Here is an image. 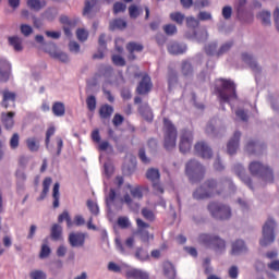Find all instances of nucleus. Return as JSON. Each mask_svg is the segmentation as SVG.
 <instances>
[{
  "label": "nucleus",
  "mask_w": 279,
  "mask_h": 279,
  "mask_svg": "<svg viewBox=\"0 0 279 279\" xmlns=\"http://www.w3.org/2000/svg\"><path fill=\"white\" fill-rule=\"evenodd\" d=\"M236 186L232 179L226 177L217 181V179H207L203 185L196 189L193 193L194 199H209L216 195H223V193H234Z\"/></svg>",
  "instance_id": "1"
},
{
  "label": "nucleus",
  "mask_w": 279,
  "mask_h": 279,
  "mask_svg": "<svg viewBox=\"0 0 279 279\" xmlns=\"http://www.w3.org/2000/svg\"><path fill=\"white\" fill-rule=\"evenodd\" d=\"M215 94L223 108V104H230L231 99L238 98L236 84L232 80L218 78L215 85Z\"/></svg>",
  "instance_id": "2"
},
{
  "label": "nucleus",
  "mask_w": 279,
  "mask_h": 279,
  "mask_svg": "<svg viewBox=\"0 0 279 279\" xmlns=\"http://www.w3.org/2000/svg\"><path fill=\"white\" fill-rule=\"evenodd\" d=\"M178 144V129L171 120L163 118V147L167 151L175 149Z\"/></svg>",
  "instance_id": "3"
},
{
  "label": "nucleus",
  "mask_w": 279,
  "mask_h": 279,
  "mask_svg": "<svg viewBox=\"0 0 279 279\" xmlns=\"http://www.w3.org/2000/svg\"><path fill=\"white\" fill-rule=\"evenodd\" d=\"M251 175L260 178L266 184L274 183V170L259 161H252L248 166Z\"/></svg>",
  "instance_id": "4"
},
{
  "label": "nucleus",
  "mask_w": 279,
  "mask_h": 279,
  "mask_svg": "<svg viewBox=\"0 0 279 279\" xmlns=\"http://www.w3.org/2000/svg\"><path fill=\"white\" fill-rule=\"evenodd\" d=\"M207 210L214 219H219L220 221H226L232 217V209L223 203L210 202L207 206Z\"/></svg>",
  "instance_id": "5"
},
{
  "label": "nucleus",
  "mask_w": 279,
  "mask_h": 279,
  "mask_svg": "<svg viewBox=\"0 0 279 279\" xmlns=\"http://www.w3.org/2000/svg\"><path fill=\"white\" fill-rule=\"evenodd\" d=\"M198 241L205 247H211L215 252H226V240L219 238V235L203 233L198 236Z\"/></svg>",
  "instance_id": "6"
},
{
  "label": "nucleus",
  "mask_w": 279,
  "mask_h": 279,
  "mask_svg": "<svg viewBox=\"0 0 279 279\" xmlns=\"http://www.w3.org/2000/svg\"><path fill=\"white\" fill-rule=\"evenodd\" d=\"M276 221L271 218H268L265 225L263 226V236L259 240V245L262 247H267L276 241Z\"/></svg>",
  "instance_id": "7"
},
{
  "label": "nucleus",
  "mask_w": 279,
  "mask_h": 279,
  "mask_svg": "<svg viewBox=\"0 0 279 279\" xmlns=\"http://www.w3.org/2000/svg\"><path fill=\"white\" fill-rule=\"evenodd\" d=\"M185 173L191 182H197L204 178L206 168H204V166H202L197 160L192 159L185 166Z\"/></svg>",
  "instance_id": "8"
},
{
  "label": "nucleus",
  "mask_w": 279,
  "mask_h": 279,
  "mask_svg": "<svg viewBox=\"0 0 279 279\" xmlns=\"http://www.w3.org/2000/svg\"><path fill=\"white\" fill-rule=\"evenodd\" d=\"M193 131L189 129H182L180 131L179 149L182 154L191 151V147H193Z\"/></svg>",
  "instance_id": "9"
},
{
  "label": "nucleus",
  "mask_w": 279,
  "mask_h": 279,
  "mask_svg": "<svg viewBox=\"0 0 279 279\" xmlns=\"http://www.w3.org/2000/svg\"><path fill=\"white\" fill-rule=\"evenodd\" d=\"M135 222H136L137 229L134 232V234H137V236H140V239H141V241H143V243H149V241H153L154 234H149V231H148L150 228V225L145 222L141 218H136Z\"/></svg>",
  "instance_id": "10"
},
{
  "label": "nucleus",
  "mask_w": 279,
  "mask_h": 279,
  "mask_svg": "<svg viewBox=\"0 0 279 279\" xmlns=\"http://www.w3.org/2000/svg\"><path fill=\"white\" fill-rule=\"evenodd\" d=\"M194 151L196 156H201V158L210 160L213 158V149L208 147V144L205 142H197L194 145Z\"/></svg>",
  "instance_id": "11"
},
{
  "label": "nucleus",
  "mask_w": 279,
  "mask_h": 279,
  "mask_svg": "<svg viewBox=\"0 0 279 279\" xmlns=\"http://www.w3.org/2000/svg\"><path fill=\"white\" fill-rule=\"evenodd\" d=\"M46 53H49L50 58L59 60L60 62H69V54L58 51V47L53 43L48 45V48H46Z\"/></svg>",
  "instance_id": "12"
},
{
  "label": "nucleus",
  "mask_w": 279,
  "mask_h": 279,
  "mask_svg": "<svg viewBox=\"0 0 279 279\" xmlns=\"http://www.w3.org/2000/svg\"><path fill=\"white\" fill-rule=\"evenodd\" d=\"M68 241L71 247H84V243H86V233L72 232L69 234Z\"/></svg>",
  "instance_id": "13"
},
{
  "label": "nucleus",
  "mask_w": 279,
  "mask_h": 279,
  "mask_svg": "<svg viewBox=\"0 0 279 279\" xmlns=\"http://www.w3.org/2000/svg\"><path fill=\"white\" fill-rule=\"evenodd\" d=\"M154 85L151 84V77L149 75L145 74L142 77V81L137 85L136 93L137 95H147L151 90V87Z\"/></svg>",
  "instance_id": "14"
},
{
  "label": "nucleus",
  "mask_w": 279,
  "mask_h": 279,
  "mask_svg": "<svg viewBox=\"0 0 279 279\" xmlns=\"http://www.w3.org/2000/svg\"><path fill=\"white\" fill-rule=\"evenodd\" d=\"M240 141H241V132L235 131L233 136L227 144V151L229 156H234V154H236V149H239Z\"/></svg>",
  "instance_id": "15"
},
{
  "label": "nucleus",
  "mask_w": 279,
  "mask_h": 279,
  "mask_svg": "<svg viewBox=\"0 0 279 279\" xmlns=\"http://www.w3.org/2000/svg\"><path fill=\"white\" fill-rule=\"evenodd\" d=\"M233 171L236 173V175L242 180L248 189L254 190V185L252 184V179L245 174V168L241 163H238L233 167Z\"/></svg>",
  "instance_id": "16"
},
{
  "label": "nucleus",
  "mask_w": 279,
  "mask_h": 279,
  "mask_svg": "<svg viewBox=\"0 0 279 279\" xmlns=\"http://www.w3.org/2000/svg\"><path fill=\"white\" fill-rule=\"evenodd\" d=\"M12 65L5 59H0V82H8L10 80V73Z\"/></svg>",
  "instance_id": "17"
},
{
  "label": "nucleus",
  "mask_w": 279,
  "mask_h": 279,
  "mask_svg": "<svg viewBox=\"0 0 279 279\" xmlns=\"http://www.w3.org/2000/svg\"><path fill=\"white\" fill-rule=\"evenodd\" d=\"M144 47L142 44H138L136 41H131L126 45V51H129L128 59L129 60H136V54L134 52L141 53L143 51Z\"/></svg>",
  "instance_id": "18"
},
{
  "label": "nucleus",
  "mask_w": 279,
  "mask_h": 279,
  "mask_svg": "<svg viewBox=\"0 0 279 279\" xmlns=\"http://www.w3.org/2000/svg\"><path fill=\"white\" fill-rule=\"evenodd\" d=\"M98 113H99V118L101 119V121H106V120L110 119V117H112V114H114V107H112L108 104L101 105L98 110Z\"/></svg>",
  "instance_id": "19"
},
{
  "label": "nucleus",
  "mask_w": 279,
  "mask_h": 279,
  "mask_svg": "<svg viewBox=\"0 0 279 279\" xmlns=\"http://www.w3.org/2000/svg\"><path fill=\"white\" fill-rule=\"evenodd\" d=\"M10 101L12 104L16 101V93L4 89L2 92V101H1L2 108H10Z\"/></svg>",
  "instance_id": "20"
},
{
  "label": "nucleus",
  "mask_w": 279,
  "mask_h": 279,
  "mask_svg": "<svg viewBox=\"0 0 279 279\" xmlns=\"http://www.w3.org/2000/svg\"><path fill=\"white\" fill-rule=\"evenodd\" d=\"M242 60L246 64H248L250 69L254 71V73H260L262 69L260 65L254 60L252 54H248L247 52L242 53Z\"/></svg>",
  "instance_id": "21"
},
{
  "label": "nucleus",
  "mask_w": 279,
  "mask_h": 279,
  "mask_svg": "<svg viewBox=\"0 0 279 279\" xmlns=\"http://www.w3.org/2000/svg\"><path fill=\"white\" fill-rule=\"evenodd\" d=\"M14 116H15L14 111H10L7 113L2 112L1 121L5 130H12V128H14Z\"/></svg>",
  "instance_id": "22"
},
{
  "label": "nucleus",
  "mask_w": 279,
  "mask_h": 279,
  "mask_svg": "<svg viewBox=\"0 0 279 279\" xmlns=\"http://www.w3.org/2000/svg\"><path fill=\"white\" fill-rule=\"evenodd\" d=\"M243 252H247V247L245 246V242L243 240H236L232 243V256H239V254H243Z\"/></svg>",
  "instance_id": "23"
},
{
  "label": "nucleus",
  "mask_w": 279,
  "mask_h": 279,
  "mask_svg": "<svg viewBox=\"0 0 279 279\" xmlns=\"http://www.w3.org/2000/svg\"><path fill=\"white\" fill-rule=\"evenodd\" d=\"M126 279H149V275L143 272V270H138L136 268L129 269L125 272Z\"/></svg>",
  "instance_id": "24"
},
{
  "label": "nucleus",
  "mask_w": 279,
  "mask_h": 279,
  "mask_svg": "<svg viewBox=\"0 0 279 279\" xmlns=\"http://www.w3.org/2000/svg\"><path fill=\"white\" fill-rule=\"evenodd\" d=\"M138 112L145 121H154V112H151V108L149 104H144L138 107Z\"/></svg>",
  "instance_id": "25"
},
{
  "label": "nucleus",
  "mask_w": 279,
  "mask_h": 279,
  "mask_svg": "<svg viewBox=\"0 0 279 279\" xmlns=\"http://www.w3.org/2000/svg\"><path fill=\"white\" fill-rule=\"evenodd\" d=\"M98 53L93 56L94 60H104V51H106V34H101L98 39Z\"/></svg>",
  "instance_id": "26"
},
{
  "label": "nucleus",
  "mask_w": 279,
  "mask_h": 279,
  "mask_svg": "<svg viewBox=\"0 0 279 279\" xmlns=\"http://www.w3.org/2000/svg\"><path fill=\"white\" fill-rule=\"evenodd\" d=\"M168 51L172 56H180L182 53H186V46L185 45H180V44L174 41V43H171L168 46Z\"/></svg>",
  "instance_id": "27"
},
{
  "label": "nucleus",
  "mask_w": 279,
  "mask_h": 279,
  "mask_svg": "<svg viewBox=\"0 0 279 279\" xmlns=\"http://www.w3.org/2000/svg\"><path fill=\"white\" fill-rule=\"evenodd\" d=\"M26 3L29 10H33L34 12H40V10L47 5L46 0H27Z\"/></svg>",
  "instance_id": "28"
},
{
  "label": "nucleus",
  "mask_w": 279,
  "mask_h": 279,
  "mask_svg": "<svg viewBox=\"0 0 279 279\" xmlns=\"http://www.w3.org/2000/svg\"><path fill=\"white\" fill-rule=\"evenodd\" d=\"M126 189H129L133 199H143V186L141 185L132 186V184L128 183Z\"/></svg>",
  "instance_id": "29"
},
{
  "label": "nucleus",
  "mask_w": 279,
  "mask_h": 279,
  "mask_svg": "<svg viewBox=\"0 0 279 279\" xmlns=\"http://www.w3.org/2000/svg\"><path fill=\"white\" fill-rule=\"evenodd\" d=\"M15 177L17 191H25V181L27 180V174H25V172L22 170H17L15 172Z\"/></svg>",
  "instance_id": "30"
},
{
  "label": "nucleus",
  "mask_w": 279,
  "mask_h": 279,
  "mask_svg": "<svg viewBox=\"0 0 279 279\" xmlns=\"http://www.w3.org/2000/svg\"><path fill=\"white\" fill-rule=\"evenodd\" d=\"M163 274L168 279H175V276H177L175 266H173L171 262H166L163 264Z\"/></svg>",
  "instance_id": "31"
},
{
  "label": "nucleus",
  "mask_w": 279,
  "mask_h": 279,
  "mask_svg": "<svg viewBox=\"0 0 279 279\" xmlns=\"http://www.w3.org/2000/svg\"><path fill=\"white\" fill-rule=\"evenodd\" d=\"M52 113L54 117H64L66 114V108L64 107V102L56 101L52 105Z\"/></svg>",
  "instance_id": "32"
},
{
  "label": "nucleus",
  "mask_w": 279,
  "mask_h": 279,
  "mask_svg": "<svg viewBox=\"0 0 279 279\" xmlns=\"http://www.w3.org/2000/svg\"><path fill=\"white\" fill-rule=\"evenodd\" d=\"M146 178L153 183L160 182V170L155 168H149L146 172Z\"/></svg>",
  "instance_id": "33"
},
{
  "label": "nucleus",
  "mask_w": 279,
  "mask_h": 279,
  "mask_svg": "<svg viewBox=\"0 0 279 279\" xmlns=\"http://www.w3.org/2000/svg\"><path fill=\"white\" fill-rule=\"evenodd\" d=\"M9 44L15 51H23V39L19 36L9 37Z\"/></svg>",
  "instance_id": "34"
},
{
  "label": "nucleus",
  "mask_w": 279,
  "mask_h": 279,
  "mask_svg": "<svg viewBox=\"0 0 279 279\" xmlns=\"http://www.w3.org/2000/svg\"><path fill=\"white\" fill-rule=\"evenodd\" d=\"M51 239L52 241H61L62 240V227L58 223H54L51 228Z\"/></svg>",
  "instance_id": "35"
},
{
  "label": "nucleus",
  "mask_w": 279,
  "mask_h": 279,
  "mask_svg": "<svg viewBox=\"0 0 279 279\" xmlns=\"http://www.w3.org/2000/svg\"><path fill=\"white\" fill-rule=\"evenodd\" d=\"M26 147L33 153L38 151L40 149V142L36 137H28L26 140Z\"/></svg>",
  "instance_id": "36"
},
{
  "label": "nucleus",
  "mask_w": 279,
  "mask_h": 279,
  "mask_svg": "<svg viewBox=\"0 0 279 279\" xmlns=\"http://www.w3.org/2000/svg\"><path fill=\"white\" fill-rule=\"evenodd\" d=\"M52 197H53V203H52L53 208H59V206H60V183H54L53 190H52Z\"/></svg>",
  "instance_id": "37"
},
{
  "label": "nucleus",
  "mask_w": 279,
  "mask_h": 279,
  "mask_svg": "<svg viewBox=\"0 0 279 279\" xmlns=\"http://www.w3.org/2000/svg\"><path fill=\"white\" fill-rule=\"evenodd\" d=\"M51 182H53L51 177H47V178L44 179V181H43V191H41V194H40V199H45V197H47V195L49 193V187L51 186Z\"/></svg>",
  "instance_id": "38"
},
{
  "label": "nucleus",
  "mask_w": 279,
  "mask_h": 279,
  "mask_svg": "<svg viewBox=\"0 0 279 279\" xmlns=\"http://www.w3.org/2000/svg\"><path fill=\"white\" fill-rule=\"evenodd\" d=\"M128 27V22L123 19H116L112 22H110V29H125Z\"/></svg>",
  "instance_id": "39"
},
{
  "label": "nucleus",
  "mask_w": 279,
  "mask_h": 279,
  "mask_svg": "<svg viewBox=\"0 0 279 279\" xmlns=\"http://www.w3.org/2000/svg\"><path fill=\"white\" fill-rule=\"evenodd\" d=\"M181 73L184 77H191L193 75V65L189 61H183L181 65Z\"/></svg>",
  "instance_id": "40"
},
{
  "label": "nucleus",
  "mask_w": 279,
  "mask_h": 279,
  "mask_svg": "<svg viewBox=\"0 0 279 279\" xmlns=\"http://www.w3.org/2000/svg\"><path fill=\"white\" fill-rule=\"evenodd\" d=\"M232 47H234V41H226L225 44H222L218 51H216L217 56H223L225 53H228V51H230L232 49Z\"/></svg>",
  "instance_id": "41"
},
{
  "label": "nucleus",
  "mask_w": 279,
  "mask_h": 279,
  "mask_svg": "<svg viewBox=\"0 0 279 279\" xmlns=\"http://www.w3.org/2000/svg\"><path fill=\"white\" fill-rule=\"evenodd\" d=\"M175 84H178V72H175L173 70H169V72H168L169 89L171 90V88H173V86H175Z\"/></svg>",
  "instance_id": "42"
},
{
  "label": "nucleus",
  "mask_w": 279,
  "mask_h": 279,
  "mask_svg": "<svg viewBox=\"0 0 279 279\" xmlns=\"http://www.w3.org/2000/svg\"><path fill=\"white\" fill-rule=\"evenodd\" d=\"M63 221H66L68 228H73V220L71 219V216L69 215V211H63L59 217H58V222L62 223Z\"/></svg>",
  "instance_id": "43"
},
{
  "label": "nucleus",
  "mask_w": 279,
  "mask_h": 279,
  "mask_svg": "<svg viewBox=\"0 0 279 279\" xmlns=\"http://www.w3.org/2000/svg\"><path fill=\"white\" fill-rule=\"evenodd\" d=\"M263 25L267 26V25H271V13L268 11H262L258 15H257Z\"/></svg>",
  "instance_id": "44"
},
{
  "label": "nucleus",
  "mask_w": 279,
  "mask_h": 279,
  "mask_svg": "<svg viewBox=\"0 0 279 279\" xmlns=\"http://www.w3.org/2000/svg\"><path fill=\"white\" fill-rule=\"evenodd\" d=\"M135 257L137 258V260H149V252L145 251L142 247H138L135 252Z\"/></svg>",
  "instance_id": "45"
},
{
  "label": "nucleus",
  "mask_w": 279,
  "mask_h": 279,
  "mask_svg": "<svg viewBox=\"0 0 279 279\" xmlns=\"http://www.w3.org/2000/svg\"><path fill=\"white\" fill-rule=\"evenodd\" d=\"M141 14H143V10L136 7L135 4L129 7L130 19H138Z\"/></svg>",
  "instance_id": "46"
},
{
  "label": "nucleus",
  "mask_w": 279,
  "mask_h": 279,
  "mask_svg": "<svg viewBox=\"0 0 279 279\" xmlns=\"http://www.w3.org/2000/svg\"><path fill=\"white\" fill-rule=\"evenodd\" d=\"M170 19L178 25H182V23H184V20L186 19V16L184 14H182L181 12H173L170 14Z\"/></svg>",
  "instance_id": "47"
},
{
  "label": "nucleus",
  "mask_w": 279,
  "mask_h": 279,
  "mask_svg": "<svg viewBox=\"0 0 279 279\" xmlns=\"http://www.w3.org/2000/svg\"><path fill=\"white\" fill-rule=\"evenodd\" d=\"M117 223L122 230H126V228H130L132 226V223L130 222V218L125 216L119 217Z\"/></svg>",
  "instance_id": "48"
},
{
  "label": "nucleus",
  "mask_w": 279,
  "mask_h": 279,
  "mask_svg": "<svg viewBox=\"0 0 279 279\" xmlns=\"http://www.w3.org/2000/svg\"><path fill=\"white\" fill-rule=\"evenodd\" d=\"M21 143V135H19V133H14L9 142V145L11 147V149H19V145Z\"/></svg>",
  "instance_id": "49"
},
{
  "label": "nucleus",
  "mask_w": 279,
  "mask_h": 279,
  "mask_svg": "<svg viewBox=\"0 0 279 279\" xmlns=\"http://www.w3.org/2000/svg\"><path fill=\"white\" fill-rule=\"evenodd\" d=\"M86 104L89 112H95L97 108V98H95V96H89L86 99Z\"/></svg>",
  "instance_id": "50"
},
{
  "label": "nucleus",
  "mask_w": 279,
  "mask_h": 279,
  "mask_svg": "<svg viewBox=\"0 0 279 279\" xmlns=\"http://www.w3.org/2000/svg\"><path fill=\"white\" fill-rule=\"evenodd\" d=\"M95 5H97V0H86L85 7L83 10L84 16H86V14H90V10H93V8H95Z\"/></svg>",
  "instance_id": "51"
},
{
  "label": "nucleus",
  "mask_w": 279,
  "mask_h": 279,
  "mask_svg": "<svg viewBox=\"0 0 279 279\" xmlns=\"http://www.w3.org/2000/svg\"><path fill=\"white\" fill-rule=\"evenodd\" d=\"M76 38L81 43H85V40H88V32L84 28H78L76 31Z\"/></svg>",
  "instance_id": "52"
},
{
  "label": "nucleus",
  "mask_w": 279,
  "mask_h": 279,
  "mask_svg": "<svg viewBox=\"0 0 279 279\" xmlns=\"http://www.w3.org/2000/svg\"><path fill=\"white\" fill-rule=\"evenodd\" d=\"M128 10V5L123 2H116L113 4V14H121V12H125Z\"/></svg>",
  "instance_id": "53"
},
{
  "label": "nucleus",
  "mask_w": 279,
  "mask_h": 279,
  "mask_svg": "<svg viewBox=\"0 0 279 279\" xmlns=\"http://www.w3.org/2000/svg\"><path fill=\"white\" fill-rule=\"evenodd\" d=\"M111 60L116 66H125V59L119 54H113Z\"/></svg>",
  "instance_id": "54"
},
{
  "label": "nucleus",
  "mask_w": 279,
  "mask_h": 279,
  "mask_svg": "<svg viewBox=\"0 0 279 279\" xmlns=\"http://www.w3.org/2000/svg\"><path fill=\"white\" fill-rule=\"evenodd\" d=\"M142 216L144 217V219H146L147 221H155L156 216L154 215V211L147 209V208H143L142 209Z\"/></svg>",
  "instance_id": "55"
},
{
  "label": "nucleus",
  "mask_w": 279,
  "mask_h": 279,
  "mask_svg": "<svg viewBox=\"0 0 279 279\" xmlns=\"http://www.w3.org/2000/svg\"><path fill=\"white\" fill-rule=\"evenodd\" d=\"M87 208L89 209L92 215H99V206L97 205V203H95L90 199L87 201Z\"/></svg>",
  "instance_id": "56"
},
{
  "label": "nucleus",
  "mask_w": 279,
  "mask_h": 279,
  "mask_svg": "<svg viewBox=\"0 0 279 279\" xmlns=\"http://www.w3.org/2000/svg\"><path fill=\"white\" fill-rule=\"evenodd\" d=\"M31 279H47V274H45L43 270H33L29 274Z\"/></svg>",
  "instance_id": "57"
},
{
  "label": "nucleus",
  "mask_w": 279,
  "mask_h": 279,
  "mask_svg": "<svg viewBox=\"0 0 279 279\" xmlns=\"http://www.w3.org/2000/svg\"><path fill=\"white\" fill-rule=\"evenodd\" d=\"M123 121H125V118L121 116V113H116L112 119V123L114 128H119L120 125H123Z\"/></svg>",
  "instance_id": "58"
},
{
  "label": "nucleus",
  "mask_w": 279,
  "mask_h": 279,
  "mask_svg": "<svg viewBox=\"0 0 279 279\" xmlns=\"http://www.w3.org/2000/svg\"><path fill=\"white\" fill-rule=\"evenodd\" d=\"M163 32L168 36H173V34L178 33V27H175V25H173V24H167V25L163 26Z\"/></svg>",
  "instance_id": "59"
},
{
  "label": "nucleus",
  "mask_w": 279,
  "mask_h": 279,
  "mask_svg": "<svg viewBox=\"0 0 279 279\" xmlns=\"http://www.w3.org/2000/svg\"><path fill=\"white\" fill-rule=\"evenodd\" d=\"M51 254V248L47 244L41 245V250L39 253L40 258H48V256Z\"/></svg>",
  "instance_id": "60"
},
{
  "label": "nucleus",
  "mask_w": 279,
  "mask_h": 279,
  "mask_svg": "<svg viewBox=\"0 0 279 279\" xmlns=\"http://www.w3.org/2000/svg\"><path fill=\"white\" fill-rule=\"evenodd\" d=\"M56 134V126L48 128L46 132V147H49V143H51V137Z\"/></svg>",
  "instance_id": "61"
},
{
  "label": "nucleus",
  "mask_w": 279,
  "mask_h": 279,
  "mask_svg": "<svg viewBox=\"0 0 279 279\" xmlns=\"http://www.w3.org/2000/svg\"><path fill=\"white\" fill-rule=\"evenodd\" d=\"M208 5H210V2L208 0H195L194 1L195 10H201V8H208Z\"/></svg>",
  "instance_id": "62"
},
{
  "label": "nucleus",
  "mask_w": 279,
  "mask_h": 279,
  "mask_svg": "<svg viewBox=\"0 0 279 279\" xmlns=\"http://www.w3.org/2000/svg\"><path fill=\"white\" fill-rule=\"evenodd\" d=\"M21 33L23 34V36H31V34H33L34 28H32V26L27 25V24H22L21 27Z\"/></svg>",
  "instance_id": "63"
},
{
  "label": "nucleus",
  "mask_w": 279,
  "mask_h": 279,
  "mask_svg": "<svg viewBox=\"0 0 279 279\" xmlns=\"http://www.w3.org/2000/svg\"><path fill=\"white\" fill-rule=\"evenodd\" d=\"M267 267L270 269V271H279V259L272 260L267 265Z\"/></svg>",
  "instance_id": "64"
}]
</instances>
